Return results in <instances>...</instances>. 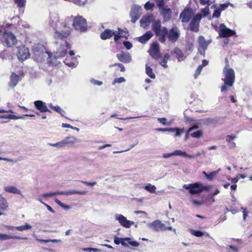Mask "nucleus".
<instances>
[{
  "instance_id": "f257e3e1",
  "label": "nucleus",
  "mask_w": 252,
  "mask_h": 252,
  "mask_svg": "<svg viewBox=\"0 0 252 252\" xmlns=\"http://www.w3.org/2000/svg\"><path fill=\"white\" fill-rule=\"evenodd\" d=\"M224 78L222 80L224 83L221 87V92L226 93L228 88L232 87L235 82V76L234 70L227 64L223 69Z\"/></svg>"
},
{
  "instance_id": "f03ea898",
  "label": "nucleus",
  "mask_w": 252,
  "mask_h": 252,
  "mask_svg": "<svg viewBox=\"0 0 252 252\" xmlns=\"http://www.w3.org/2000/svg\"><path fill=\"white\" fill-rule=\"evenodd\" d=\"M152 29L158 36V40L161 43H165L168 30L165 27H161L160 21L154 20L152 22Z\"/></svg>"
},
{
  "instance_id": "7ed1b4c3",
  "label": "nucleus",
  "mask_w": 252,
  "mask_h": 252,
  "mask_svg": "<svg viewBox=\"0 0 252 252\" xmlns=\"http://www.w3.org/2000/svg\"><path fill=\"white\" fill-rule=\"evenodd\" d=\"M127 33V32L120 29H118V32L107 29L101 33L100 37L103 40H106L114 35L115 41H117L120 38L126 37Z\"/></svg>"
},
{
  "instance_id": "20e7f679",
  "label": "nucleus",
  "mask_w": 252,
  "mask_h": 252,
  "mask_svg": "<svg viewBox=\"0 0 252 252\" xmlns=\"http://www.w3.org/2000/svg\"><path fill=\"white\" fill-rule=\"evenodd\" d=\"M0 35H2V40L8 47L14 45L17 42V39L15 35L10 32L4 31V28L0 27Z\"/></svg>"
},
{
  "instance_id": "39448f33",
  "label": "nucleus",
  "mask_w": 252,
  "mask_h": 252,
  "mask_svg": "<svg viewBox=\"0 0 252 252\" xmlns=\"http://www.w3.org/2000/svg\"><path fill=\"white\" fill-rule=\"evenodd\" d=\"M183 187L185 189L189 190L191 194H198L202 191V184L199 183L185 184Z\"/></svg>"
},
{
  "instance_id": "423d86ee",
  "label": "nucleus",
  "mask_w": 252,
  "mask_h": 252,
  "mask_svg": "<svg viewBox=\"0 0 252 252\" xmlns=\"http://www.w3.org/2000/svg\"><path fill=\"white\" fill-rule=\"evenodd\" d=\"M70 48V45L66 41H63V43L58 47L55 53L56 58H61L65 56L67 50Z\"/></svg>"
},
{
  "instance_id": "0eeeda50",
  "label": "nucleus",
  "mask_w": 252,
  "mask_h": 252,
  "mask_svg": "<svg viewBox=\"0 0 252 252\" xmlns=\"http://www.w3.org/2000/svg\"><path fill=\"white\" fill-rule=\"evenodd\" d=\"M73 26L77 30L84 31L87 26L86 20L82 16H76L74 18Z\"/></svg>"
},
{
  "instance_id": "6e6552de",
  "label": "nucleus",
  "mask_w": 252,
  "mask_h": 252,
  "mask_svg": "<svg viewBox=\"0 0 252 252\" xmlns=\"http://www.w3.org/2000/svg\"><path fill=\"white\" fill-rule=\"evenodd\" d=\"M65 30H56L54 37L57 40L56 43L59 42V40H61V43H63V41L70 33V31L69 28L64 27Z\"/></svg>"
},
{
  "instance_id": "1a4fd4ad",
  "label": "nucleus",
  "mask_w": 252,
  "mask_h": 252,
  "mask_svg": "<svg viewBox=\"0 0 252 252\" xmlns=\"http://www.w3.org/2000/svg\"><path fill=\"white\" fill-rule=\"evenodd\" d=\"M220 37H228L235 34V32L229 29L224 24H221L218 30Z\"/></svg>"
},
{
  "instance_id": "9d476101",
  "label": "nucleus",
  "mask_w": 252,
  "mask_h": 252,
  "mask_svg": "<svg viewBox=\"0 0 252 252\" xmlns=\"http://www.w3.org/2000/svg\"><path fill=\"white\" fill-rule=\"evenodd\" d=\"M17 50V56L20 61H24L30 57V53L29 50L25 46H19Z\"/></svg>"
},
{
  "instance_id": "9b49d317",
  "label": "nucleus",
  "mask_w": 252,
  "mask_h": 252,
  "mask_svg": "<svg viewBox=\"0 0 252 252\" xmlns=\"http://www.w3.org/2000/svg\"><path fill=\"white\" fill-rule=\"evenodd\" d=\"M114 217L115 219L119 222L120 225L125 228H129L132 225L135 223L133 221L127 220L126 218L122 214H116L115 215Z\"/></svg>"
},
{
  "instance_id": "f8f14e48",
  "label": "nucleus",
  "mask_w": 252,
  "mask_h": 252,
  "mask_svg": "<svg viewBox=\"0 0 252 252\" xmlns=\"http://www.w3.org/2000/svg\"><path fill=\"white\" fill-rule=\"evenodd\" d=\"M149 228L154 231H160L166 230V227L164 223L159 220H156L147 224Z\"/></svg>"
},
{
  "instance_id": "ddd939ff",
  "label": "nucleus",
  "mask_w": 252,
  "mask_h": 252,
  "mask_svg": "<svg viewBox=\"0 0 252 252\" xmlns=\"http://www.w3.org/2000/svg\"><path fill=\"white\" fill-rule=\"evenodd\" d=\"M142 11V8L137 5H134L132 6L130 12L131 21L134 23L140 17Z\"/></svg>"
},
{
  "instance_id": "4468645a",
  "label": "nucleus",
  "mask_w": 252,
  "mask_h": 252,
  "mask_svg": "<svg viewBox=\"0 0 252 252\" xmlns=\"http://www.w3.org/2000/svg\"><path fill=\"white\" fill-rule=\"evenodd\" d=\"M193 14V10L191 8L187 7L181 13L180 19L183 23H188Z\"/></svg>"
},
{
  "instance_id": "2eb2a0df",
  "label": "nucleus",
  "mask_w": 252,
  "mask_h": 252,
  "mask_svg": "<svg viewBox=\"0 0 252 252\" xmlns=\"http://www.w3.org/2000/svg\"><path fill=\"white\" fill-rule=\"evenodd\" d=\"M202 18L201 14H197L191 21L189 27L191 31L197 32L198 31L199 23Z\"/></svg>"
},
{
  "instance_id": "dca6fc26",
  "label": "nucleus",
  "mask_w": 252,
  "mask_h": 252,
  "mask_svg": "<svg viewBox=\"0 0 252 252\" xmlns=\"http://www.w3.org/2000/svg\"><path fill=\"white\" fill-rule=\"evenodd\" d=\"M180 34V31L178 28L176 27H174L168 32L166 35H167L169 41L175 42L178 39Z\"/></svg>"
},
{
  "instance_id": "f3484780",
  "label": "nucleus",
  "mask_w": 252,
  "mask_h": 252,
  "mask_svg": "<svg viewBox=\"0 0 252 252\" xmlns=\"http://www.w3.org/2000/svg\"><path fill=\"white\" fill-rule=\"evenodd\" d=\"M198 41L199 45L198 51L201 55H204L205 54V51L207 49L210 41H206L203 36H199Z\"/></svg>"
},
{
  "instance_id": "a211bd4d",
  "label": "nucleus",
  "mask_w": 252,
  "mask_h": 252,
  "mask_svg": "<svg viewBox=\"0 0 252 252\" xmlns=\"http://www.w3.org/2000/svg\"><path fill=\"white\" fill-rule=\"evenodd\" d=\"M153 21L154 17L153 14L144 16L140 21V26L143 28H146L150 23H152Z\"/></svg>"
},
{
  "instance_id": "6ab92c4d",
  "label": "nucleus",
  "mask_w": 252,
  "mask_h": 252,
  "mask_svg": "<svg viewBox=\"0 0 252 252\" xmlns=\"http://www.w3.org/2000/svg\"><path fill=\"white\" fill-rule=\"evenodd\" d=\"M34 104L36 108L39 111H40V112H51V111L49 110V109L46 105L45 103H44L41 100L35 101L34 102Z\"/></svg>"
},
{
  "instance_id": "aec40b11",
  "label": "nucleus",
  "mask_w": 252,
  "mask_h": 252,
  "mask_svg": "<svg viewBox=\"0 0 252 252\" xmlns=\"http://www.w3.org/2000/svg\"><path fill=\"white\" fill-rule=\"evenodd\" d=\"M149 52L154 58L158 59L159 58V48L158 44L156 43L152 44Z\"/></svg>"
},
{
  "instance_id": "412c9836",
  "label": "nucleus",
  "mask_w": 252,
  "mask_h": 252,
  "mask_svg": "<svg viewBox=\"0 0 252 252\" xmlns=\"http://www.w3.org/2000/svg\"><path fill=\"white\" fill-rule=\"evenodd\" d=\"M4 190L7 193L18 194L23 196L22 191L14 186L9 185L4 187Z\"/></svg>"
},
{
  "instance_id": "4be33fe9",
  "label": "nucleus",
  "mask_w": 252,
  "mask_h": 252,
  "mask_svg": "<svg viewBox=\"0 0 252 252\" xmlns=\"http://www.w3.org/2000/svg\"><path fill=\"white\" fill-rule=\"evenodd\" d=\"M159 11L164 21L170 20L172 14V10L170 8H162L161 9L159 10Z\"/></svg>"
},
{
  "instance_id": "5701e85b",
  "label": "nucleus",
  "mask_w": 252,
  "mask_h": 252,
  "mask_svg": "<svg viewBox=\"0 0 252 252\" xmlns=\"http://www.w3.org/2000/svg\"><path fill=\"white\" fill-rule=\"evenodd\" d=\"M117 57L120 61L124 63H129L131 60V56L128 53L122 52L121 54H117Z\"/></svg>"
},
{
  "instance_id": "b1692460",
  "label": "nucleus",
  "mask_w": 252,
  "mask_h": 252,
  "mask_svg": "<svg viewBox=\"0 0 252 252\" xmlns=\"http://www.w3.org/2000/svg\"><path fill=\"white\" fill-rule=\"evenodd\" d=\"M64 147L67 145H73L79 142L80 140L74 136H68L63 140Z\"/></svg>"
},
{
  "instance_id": "393cba45",
  "label": "nucleus",
  "mask_w": 252,
  "mask_h": 252,
  "mask_svg": "<svg viewBox=\"0 0 252 252\" xmlns=\"http://www.w3.org/2000/svg\"><path fill=\"white\" fill-rule=\"evenodd\" d=\"M127 243L133 247H138L139 243L136 241H132L130 238H123L121 242V245L125 247H127Z\"/></svg>"
},
{
  "instance_id": "a878e982",
  "label": "nucleus",
  "mask_w": 252,
  "mask_h": 252,
  "mask_svg": "<svg viewBox=\"0 0 252 252\" xmlns=\"http://www.w3.org/2000/svg\"><path fill=\"white\" fill-rule=\"evenodd\" d=\"M19 79L20 78L18 75L16 74L15 73L12 72L10 76V81L9 82V85L11 87L14 88L18 84Z\"/></svg>"
},
{
  "instance_id": "bb28decb",
  "label": "nucleus",
  "mask_w": 252,
  "mask_h": 252,
  "mask_svg": "<svg viewBox=\"0 0 252 252\" xmlns=\"http://www.w3.org/2000/svg\"><path fill=\"white\" fill-rule=\"evenodd\" d=\"M9 239H20V240H27V238H21L16 236L8 235L5 234L0 233V240H6Z\"/></svg>"
},
{
  "instance_id": "cd10ccee",
  "label": "nucleus",
  "mask_w": 252,
  "mask_h": 252,
  "mask_svg": "<svg viewBox=\"0 0 252 252\" xmlns=\"http://www.w3.org/2000/svg\"><path fill=\"white\" fill-rule=\"evenodd\" d=\"M8 208V203L6 199L2 194H0V209L2 210H6Z\"/></svg>"
},
{
  "instance_id": "c85d7f7f",
  "label": "nucleus",
  "mask_w": 252,
  "mask_h": 252,
  "mask_svg": "<svg viewBox=\"0 0 252 252\" xmlns=\"http://www.w3.org/2000/svg\"><path fill=\"white\" fill-rule=\"evenodd\" d=\"M87 193V191H77L75 190H71L68 191H61V194L66 195H71L73 194H81V195H85Z\"/></svg>"
},
{
  "instance_id": "c756f323",
  "label": "nucleus",
  "mask_w": 252,
  "mask_h": 252,
  "mask_svg": "<svg viewBox=\"0 0 252 252\" xmlns=\"http://www.w3.org/2000/svg\"><path fill=\"white\" fill-rule=\"evenodd\" d=\"M153 35V33L151 31H148L145 34L139 37V41L141 43H144L149 40Z\"/></svg>"
},
{
  "instance_id": "7c9ffc66",
  "label": "nucleus",
  "mask_w": 252,
  "mask_h": 252,
  "mask_svg": "<svg viewBox=\"0 0 252 252\" xmlns=\"http://www.w3.org/2000/svg\"><path fill=\"white\" fill-rule=\"evenodd\" d=\"M190 232L192 235H193L197 237H201L203 236V235H205L206 236L208 237H210L209 234L208 233H207L205 232H203V231H199V230H193V229H190Z\"/></svg>"
},
{
  "instance_id": "2f4dec72",
  "label": "nucleus",
  "mask_w": 252,
  "mask_h": 252,
  "mask_svg": "<svg viewBox=\"0 0 252 252\" xmlns=\"http://www.w3.org/2000/svg\"><path fill=\"white\" fill-rule=\"evenodd\" d=\"M173 156H183V157H187V158H194V156L189 155L186 152L182 151L181 150H175L173 152Z\"/></svg>"
},
{
  "instance_id": "473e14b6",
  "label": "nucleus",
  "mask_w": 252,
  "mask_h": 252,
  "mask_svg": "<svg viewBox=\"0 0 252 252\" xmlns=\"http://www.w3.org/2000/svg\"><path fill=\"white\" fill-rule=\"evenodd\" d=\"M57 195H61V191H56L53 192L43 193L39 196L38 198H41V199L42 200L43 198H50Z\"/></svg>"
},
{
  "instance_id": "72a5a7b5",
  "label": "nucleus",
  "mask_w": 252,
  "mask_h": 252,
  "mask_svg": "<svg viewBox=\"0 0 252 252\" xmlns=\"http://www.w3.org/2000/svg\"><path fill=\"white\" fill-rule=\"evenodd\" d=\"M32 225L27 222L25 223L24 225L15 227V229L19 231H23L27 230H29L32 229Z\"/></svg>"
},
{
  "instance_id": "f704fd0d",
  "label": "nucleus",
  "mask_w": 252,
  "mask_h": 252,
  "mask_svg": "<svg viewBox=\"0 0 252 252\" xmlns=\"http://www.w3.org/2000/svg\"><path fill=\"white\" fill-rule=\"evenodd\" d=\"M0 118L1 119H8L12 120L23 119V116H17L14 115H0Z\"/></svg>"
},
{
  "instance_id": "c9c22d12",
  "label": "nucleus",
  "mask_w": 252,
  "mask_h": 252,
  "mask_svg": "<svg viewBox=\"0 0 252 252\" xmlns=\"http://www.w3.org/2000/svg\"><path fill=\"white\" fill-rule=\"evenodd\" d=\"M156 187L155 186L151 184H148L144 187V189L151 193H155L156 190Z\"/></svg>"
},
{
  "instance_id": "e433bc0d",
  "label": "nucleus",
  "mask_w": 252,
  "mask_h": 252,
  "mask_svg": "<svg viewBox=\"0 0 252 252\" xmlns=\"http://www.w3.org/2000/svg\"><path fill=\"white\" fill-rule=\"evenodd\" d=\"M217 172H212L209 174L207 173L205 171H203L202 173L204 175L207 179L209 181H212L214 178L217 176Z\"/></svg>"
},
{
  "instance_id": "4c0bfd02",
  "label": "nucleus",
  "mask_w": 252,
  "mask_h": 252,
  "mask_svg": "<svg viewBox=\"0 0 252 252\" xmlns=\"http://www.w3.org/2000/svg\"><path fill=\"white\" fill-rule=\"evenodd\" d=\"M146 73L147 75L152 79H154L156 77L155 73L153 72V69L147 64L146 65Z\"/></svg>"
},
{
  "instance_id": "58836bf2",
  "label": "nucleus",
  "mask_w": 252,
  "mask_h": 252,
  "mask_svg": "<svg viewBox=\"0 0 252 252\" xmlns=\"http://www.w3.org/2000/svg\"><path fill=\"white\" fill-rule=\"evenodd\" d=\"M35 56H37V60L38 61L42 60L43 58L45 57V55H47L49 58H50L51 54L47 52H42L41 53L38 54V53L35 52Z\"/></svg>"
},
{
  "instance_id": "ea45409f",
  "label": "nucleus",
  "mask_w": 252,
  "mask_h": 252,
  "mask_svg": "<svg viewBox=\"0 0 252 252\" xmlns=\"http://www.w3.org/2000/svg\"><path fill=\"white\" fill-rule=\"evenodd\" d=\"M54 200L56 203L58 204L61 207L63 208L65 210H68L70 208L68 205L63 204L57 198H55Z\"/></svg>"
},
{
  "instance_id": "a19ab883",
  "label": "nucleus",
  "mask_w": 252,
  "mask_h": 252,
  "mask_svg": "<svg viewBox=\"0 0 252 252\" xmlns=\"http://www.w3.org/2000/svg\"><path fill=\"white\" fill-rule=\"evenodd\" d=\"M203 131L199 130L190 134V136L193 138H199L202 136Z\"/></svg>"
},
{
  "instance_id": "79ce46f5",
  "label": "nucleus",
  "mask_w": 252,
  "mask_h": 252,
  "mask_svg": "<svg viewBox=\"0 0 252 252\" xmlns=\"http://www.w3.org/2000/svg\"><path fill=\"white\" fill-rule=\"evenodd\" d=\"M49 145L52 147H56L58 148H63L64 147L63 140L59 142L56 143H49Z\"/></svg>"
},
{
  "instance_id": "37998d69",
  "label": "nucleus",
  "mask_w": 252,
  "mask_h": 252,
  "mask_svg": "<svg viewBox=\"0 0 252 252\" xmlns=\"http://www.w3.org/2000/svg\"><path fill=\"white\" fill-rule=\"evenodd\" d=\"M126 81V79L123 77H120L119 78H115L114 80V81L112 83L113 85H115L116 83H122L123 82H125Z\"/></svg>"
},
{
  "instance_id": "c03bdc74",
  "label": "nucleus",
  "mask_w": 252,
  "mask_h": 252,
  "mask_svg": "<svg viewBox=\"0 0 252 252\" xmlns=\"http://www.w3.org/2000/svg\"><path fill=\"white\" fill-rule=\"evenodd\" d=\"M154 6H155L154 3H151L150 1H148L145 3V4L144 5V8L146 10H152Z\"/></svg>"
},
{
  "instance_id": "a18cd8bd",
  "label": "nucleus",
  "mask_w": 252,
  "mask_h": 252,
  "mask_svg": "<svg viewBox=\"0 0 252 252\" xmlns=\"http://www.w3.org/2000/svg\"><path fill=\"white\" fill-rule=\"evenodd\" d=\"M72 2L76 5H84L87 2V0H72Z\"/></svg>"
},
{
  "instance_id": "49530a36",
  "label": "nucleus",
  "mask_w": 252,
  "mask_h": 252,
  "mask_svg": "<svg viewBox=\"0 0 252 252\" xmlns=\"http://www.w3.org/2000/svg\"><path fill=\"white\" fill-rule=\"evenodd\" d=\"M174 53L176 54L177 57L178 58L179 60L180 58H182L183 56V53L181 50L179 49L176 48L175 49Z\"/></svg>"
},
{
  "instance_id": "de8ad7c7",
  "label": "nucleus",
  "mask_w": 252,
  "mask_h": 252,
  "mask_svg": "<svg viewBox=\"0 0 252 252\" xmlns=\"http://www.w3.org/2000/svg\"><path fill=\"white\" fill-rule=\"evenodd\" d=\"M209 13V5H207V6H206L205 8H203L201 10V14L203 15L204 17L208 15Z\"/></svg>"
},
{
  "instance_id": "09e8293b",
  "label": "nucleus",
  "mask_w": 252,
  "mask_h": 252,
  "mask_svg": "<svg viewBox=\"0 0 252 252\" xmlns=\"http://www.w3.org/2000/svg\"><path fill=\"white\" fill-rule=\"evenodd\" d=\"M156 2L157 6L159 8V10L161 9L162 8H164L163 6L165 4L164 0H156Z\"/></svg>"
},
{
  "instance_id": "8fccbe9b",
  "label": "nucleus",
  "mask_w": 252,
  "mask_h": 252,
  "mask_svg": "<svg viewBox=\"0 0 252 252\" xmlns=\"http://www.w3.org/2000/svg\"><path fill=\"white\" fill-rule=\"evenodd\" d=\"M38 200H39L42 204H44L50 212H51L52 213H55V211L51 208V207L50 206L48 205V204H46L45 203L43 202L41 200V198H38Z\"/></svg>"
},
{
  "instance_id": "3c124183",
  "label": "nucleus",
  "mask_w": 252,
  "mask_h": 252,
  "mask_svg": "<svg viewBox=\"0 0 252 252\" xmlns=\"http://www.w3.org/2000/svg\"><path fill=\"white\" fill-rule=\"evenodd\" d=\"M90 82L94 85H97V86H100L103 83L102 81L96 80L94 78H92L90 79Z\"/></svg>"
},
{
  "instance_id": "603ef678",
  "label": "nucleus",
  "mask_w": 252,
  "mask_h": 252,
  "mask_svg": "<svg viewBox=\"0 0 252 252\" xmlns=\"http://www.w3.org/2000/svg\"><path fill=\"white\" fill-rule=\"evenodd\" d=\"M221 12V10L219 8L216 9L213 14V18H219Z\"/></svg>"
},
{
  "instance_id": "864d4df0",
  "label": "nucleus",
  "mask_w": 252,
  "mask_h": 252,
  "mask_svg": "<svg viewBox=\"0 0 252 252\" xmlns=\"http://www.w3.org/2000/svg\"><path fill=\"white\" fill-rule=\"evenodd\" d=\"M15 2L17 4L19 7L25 6L26 3V0H15Z\"/></svg>"
},
{
  "instance_id": "5fc2aeb1",
  "label": "nucleus",
  "mask_w": 252,
  "mask_h": 252,
  "mask_svg": "<svg viewBox=\"0 0 252 252\" xmlns=\"http://www.w3.org/2000/svg\"><path fill=\"white\" fill-rule=\"evenodd\" d=\"M124 45L127 50L130 49L132 47V44L129 41L124 42Z\"/></svg>"
},
{
  "instance_id": "6e6d98bb",
  "label": "nucleus",
  "mask_w": 252,
  "mask_h": 252,
  "mask_svg": "<svg viewBox=\"0 0 252 252\" xmlns=\"http://www.w3.org/2000/svg\"><path fill=\"white\" fill-rule=\"evenodd\" d=\"M236 136L235 135H227L226 137V141L228 142H230L231 141L234 140Z\"/></svg>"
},
{
  "instance_id": "4d7b16f0",
  "label": "nucleus",
  "mask_w": 252,
  "mask_h": 252,
  "mask_svg": "<svg viewBox=\"0 0 252 252\" xmlns=\"http://www.w3.org/2000/svg\"><path fill=\"white\" fill-rule=\"evenodd\" d=\"M228 5H229V4H228L227 3L221 4L220 5L219 9L221 10V11H222L224 10L225 9H226L228 7Z\"/></svg>"
},
{
  "instance_id": "13d9d810",
  "label": "nucleus",
  "mask_w": 252,
  "mask_h": 252,
  "mask_svg": "<svg viewBox=\"0 0 252 252\" xmlns=\"http://www.w3.org/2000/svg\"><path fill=\"white\" fill-rule=\"evenodd\" d=\"M175 132V136L179 137L181 135L182 133L184 132V129L176 128Z\"/></svg>"
},
{
  "instance_id": "bf43d9fd",
  "label": "nucleus",
  "mask_w": 252,
  "mask_h": 252,
  "mask_svg": "<svg viewBox=\"0 0 252 252\" xmlns=\"http://www.w3.org/2000/svg\"><path fill=\"white\" fill-rule=\"evenodd\" d=\"M210 0H199L200 3L202 5H210Z\"/></svg>"
},
{
  "instance_id": "052dcab7",
  "label": "nucleus",
  "mask_w": 252,
  "mask_h": 252,
  "mask_svg": "<svg viewBox=\"0 0 252 252\" xmlns=\"http://www.w3.org/2000/svg\"><path fill=\"white\" fill-rule=\"evenodd\" d=\"M202 68H203V67H202V65H199L197 67V69L196 70L195 73V78L197 77V75H198L200 73Z\"/></svg>"
},
{
  "instance_id": "680f3d73",
  "label": "nucleus",
  "mask_w": 252,
  "mask_h": 252,
  "mask_svg": "<svg viewBox=\"0 0 252 252\" xmlns=\"http://www.w3.org/2000/svg\"><path fill=\"white\" fill-rule=\"evenodd\" d=\"M167 61L166 60H164L162 59L159 63L163 67L167 68L168 67V65H167Z\"/></svg>"
},
{
  "instance_id": "e2e57ef3",
  "label": "nucleus",
  "mask_w": 252,
  "mask_h": 252,
  "mask_svg": "<svg viewBox=\"0 0 252 252\" xmlns=\"http://www.w3.org/2000/svg\"><path fill=\"white\" fill-rule=\"evenodd\" d=\"M4 160V161H7V162H16V161H14L13 159H12L11 158H6L0 157V160Z\"/></svg>"
},
{
  "instance_id": "0e129e2a",
  "label": "nucleus",
  "mask_w": 252,
  "mask_h": 252,
  "mask_svg": "<svg viewBox=\"0 0 252 252\" xmlns=\"http://www.w3.org/2000/svg\"><path fill=\"white\" fill-rule=\"evenodd\" d=\"M123 238H118V237H115L114 238V243L116 244V245H119L120 244H121V242L122 241V239H123Z\"/></svg>"
},
{
  "instance_id": "69168bd1",
  "label": "nucleus",
  "mask_w": 252,
  "mask_h": 252,
  "mask_svg": "<svg viewBox=\"0 0 252 252\" xmlns=\"http://www.w3.org/2000/svg\"><path fill=\"white\" fill-rule=\"evenodd\" d=\"M114 65H118V66H119L120 67L121 71H122V72H123V71H124L125 70V68L124 66L122 64H121V63H115L114 65H111V66H114Z\"/></svg>"
},
{
  "instance_id": "338daca9",
  "label": "nucleus",
  "mask_w": 252,
  "mask_h": 252,
  "mask_svg": "<svg viewBox=\"0 0 252 252\" xmlns=\"http://www.w3.org/2000/svg\"><path fill=\"white\" fill-rule=\"evenodd\" d=\"M172 154H173V152L171 153L164 154L162 155V157L164 158H168L171 156H173V155H172Z\"/></svg>"
},
{
  "instance_id": "774afa93",
  "label": "nucleus",
  "mask_w": 252,
  "mask_h": 252,
  "mask_svg": "<svg viewBox=\"0 0 252 252\" xmlns=\"http://www.w3.org/2000/svg\"><path fill=\"white\" fill-rule=\"evenodd\" d=\"M158 121L163 124V125H166V119L164 118H158Z\"/></svg>"
}]
</instances>
